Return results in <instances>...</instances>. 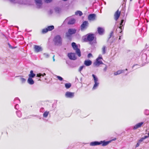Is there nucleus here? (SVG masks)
I'll use <instances>...</instances> for the list:
<instances>
[{"instance_id":"nucleus-26","label":"nucleus","mask_w":149,"mask_h":149,"mask_svg":"<svg viewBox=\"0 0 149 149\" xmlns=\"http://www.w3.org/2000/svg\"><path fill=\"white\" fill-rule=\"evenodd\" d=\"M71 86V84L70 83H66L65 84V87L67 89L70 88Z\"/></svg>"},{"instance_id":"nucleus-28","label":"nucleus","mask_w":149,"mask_h":149,"mask_svg":"<svg viewBox=\"0 0 149 149\" xmlns=\"http://www.w3.org/2000/svg\"><path fill=\"white\" fill-rule=\"evenodd\" d=\"M75 14L76 15H78L79 14V16H81L82 15L83 13L81 11H77L75 13Z\"/></svg>"},{"instance_id":"nucleus-44","label":"nucleus","mask_w":149,"mask_h":149,"mask_svg":"<svg viewBox=\"0 0 149 149\" xmlns=\"http://www.w3.org/2000/svg\"><path fill=\"white\" fill-rule=\"evenodd\" d=\"M149 136H145L143 137V139H144L148 138Z\"/></svg>"},{"instance_id":"nucleus-37","label":"nucleus","mask_w":149,"mask_h":149,"mask_svg":"<svg viewBox=\"0 0 149 149\" xmlns=\"http://www.w3.org/2000/svg\"><path fill=\"white\" fill-rule=\"evenodd\" d=\"M85 66L84 65H83V66H80V67L79 68V71L80 72L83 69V68Z\"/></svg>"},{"instance_id":"nucleus-17","label":"nucleus","mask_w":149,"mask_h":149,"mask_svg":"<svg viewBox=\"0 0 149 149\" xmlns=\"http://www.w3.org/2000/svg\"><path fill=\"white\" fill-rule=\"evenodd\" d=\"M143 124V123L142 122L137 124L134 127L133 129L134 130H136L137 128L140 127Z\"/></svg>"},{"instance_id":"nucleus-15","label":"nucleus","mask_w":149,"mask_h":149,"mask_svg":"<svg viewBox=\"0 0 149 149\" xmlns=\"http://www.w3.org/2000/svg\"><path fill=\"white\" fill-rule=\"evenodd\" d=\"M35 50L36 52H38L42 50L41 47L38 45H35L34 47Z\"/></svg>"},{"instance_id":"nucleus-19","label":"nucleus","mask_w":149,"mask_h":149,"mask_svg":"<svg viewBox=\"0 0 149 149\" xmlns=\"http://www.w3.org/2000/svg\"><path fill=\"white\" fill-rule=\"evenodd\" d=\"M99 145H100V141H95L90 143V145L92 146H95Z\"/></svg>"},{"instance_id":"nucleus-18","label":"nucleus","mask_w":149,"mask_h":149,"mask_svg":"<svg viewBox=\"0 0 149 149\" xmlns=\"http://www.w3.org/2000/svg\"><path fill=\"white\" fill-rule=\"evenodd\" d=\"M92 61L89 60H85L84 61V64L86 66H89L91 65Z\"/></svg>"},{"instance_id":"nucleus-11","label":"nucleus","mask_w":149,"mask_h":149,"mask_svg":"<svg viewBox=\"0 0 149 149\" xmlns=\"http://www.w3.org/2000/svg\"><path fill=\"white\" fill-rule=\"evenodd\" d=\"M96 15L95 14H90L88 17V19L89 20L93 21L96 19Z\"/></svg>"},{"instance_id":"nucleus-33","label":"nucleus","mask_w":149,"mask_h":149,"mask_svg":"<svg viewBox=\"0 0 149 149\" xmlns=\"http://www.w3.org/2000/svg\"><path fill=\"white\" fill-rule=\"evenodd\" d=\"M56 77L57 79L60 81H62L63 80V78L60 76H56Z\"/></svg>"},{"instance_id":"nucleus-35","label":"nucleus","mask_w":149,"mask_h":149,"mask_svg":"<svg viewBox=\"0 0 149 149\" xmlns=\"http://www.w3.org/2000/svg\"><path fill=\"white\" fill-rule=\"evenodd\" d=\"M16 101H17V102H20V100L18 98H15L14 100V103H16Z\"/></svg>"},{"instance_id":"nucleus-3","label":"nucleus","mask_w":149,"mask_h":149,"mask_svg":"<svg viewBox=\"0 0 149 149\" xmlns=\"http://www.w3.org/2000/svg\"><path fill=\"white\" fill-rule=\"evenodd\" d=\"M92 76L93 78L94 81L95 83L93 88V89L95 90L99 86V83L98 82V78L94 74H93Z\"/></svg>"},{"instance_id":"nucleus-30","label":"nucleus","mask_w":149,"mask_h":149,"mask_svg":"<svg viewBox=\"0 0 149 149\" xmlns=\"http://www.w3.org/2000/svg\"><path fill=\"white\" fill-rule=\"evenodd\" d=\"M16 113L17 116L18 117H20L22 115L21 113V112L19 111H18L16 112Z\"/></svg>"},{"instance_id":"nucleus-12","label":"nucleus","mask_w":149,"mask_h":149,"mask_svg":"<svg viewBox=\"0 0 149 149\" xmlns=\"http://www.w3.org/2000/svg\"><path fill=\"white\" fill-rule=\"evenodd\" d=\"M120 14V12L118 10L115 13L114 15V18L116 21H117Z\"/></svg>"},{"instance_id":"nucleus-13","label":"nucleus","mask_w":149,"mask_h":149,"mask_svg":"<svg viewBox=\"0 0 149 149\" xmlns=\"http://www.w3.org/2000/svg\"><path fill=\"white\" fill-rule=\"evenodd\" d=\"M94 38V34H88L87 37V40L88 41L91 42L93 40Z\"/></svg>"},{"instance_id":"nucleus-41","label":"nucleus","mask_w":149,"mask_h":149,"mask_svg":"<svg viewBox=\"0 0 149 149\" xmlns=\"http://www.w3.org/2000/svg\"><path fill=\"white\" fill-rule=\"evenodd\" d=\"M92 56V54L91 53L89 54L88 55V58H90Z\"/></svg>"},{"instance_id":"nucleus-42","label":"nucleus","mask_w":149,"mask_h":149,"mask_svg":"<svg viewBox=\"0 0 149 149\" xmlns=\"http://www.w3.org/2000/svg\"><path fill=\"white\" fill-rule=\"evenodd\" d=\"M140 144V143L138 142L137 143V144L136 145V147H138L139 146Z\"/></svg>"},{"instance_id":"nucleus-6","label":"nucleus","mask_w":149,"mask_h":149,"mask_svg":"<svg viewBox=\"0 0 149 149\" xmlns=\"http://www.w3.org/2000/svg\"><path fill=\"white\" fill-rule=\"evenodd\" d=\"M89 23L87 21H85L83 22L81 26L80 29L81 31H83L87 28Z\"/></svg>"},{"instance_id":"nucleus-46","label":"nucleus","mask_w":149,"mask_h":149,"mask_svg":"<svg viewBox=\"0 0 149 149\" xmlns=\"http://www.w3.org/2000/svg\"><path fill=\"white\" fill-rule=\"evenodd\" d=\"M54 55L53 57V61H55V59L54 58Z\"/></svg>"},{"instance_id":"nucleus-38","label":"nucleus","mask_w":149,"mask_h":149,"mask_svg":"<svg viewBox=\"0 0 149 149\" xmlns=\"http://www.w3.org/2000/svg\"><path fill=\"white\" fill-rule=\"evenodd\" d=\"M143 140H144V139H143V138H142L139 140L138 142H139L140 143L141 142L143 141Z\"/></svg>"},{"instance_id":"nucleus-48","label":"nucleus","mask_w":149,"mask_h":149,"mask_svg":"<svg viewBox=\"0 0 149 149\" xmlns=\"http://www.w3.org/2000/svg\"><path fill=\"white\" fill-rule=\"evenodd\" d=\"M148 136H149V132L148 134Z\"/></svg>"},{"instance_id":"nucleus-51","label":"nucleus","mask_w":149,"mask_h":149,"mask_svg":"<svg viewBox=\"0 0 149 149\" xmlns=\"http://www.w3.org/2000/svg\"><path fill=\"white\" fill-rule=\"evenodd\" d=\"M132 0H130V1H132Z\"/></svg>"},{"instance_id":"nucleus-31","label":"nucleus","mask_w":149,"mask_h":149,"mask_svg":"<svg viewBox=\"0 0 149 149\" xmlns=\"http://www.w3.org/2000/svg\"><path fill=\"white\" fill-rule=\"evenodd\" d=\"M105 48L106 47L105 46H103V47L102 48V52L103 54H104L105 53Z\"/></svg>"},{"instance_id":"nucleus-2","label":"nucleus","mask_w":149,"mask_h":149,"mask_svg":"<svg viewBox=\"0 0 149 149\" xmlns=\"http://www.w3.org/2000/svg\"><path fill=\"white\" fill-rule=\"evenodd\" d=\"M72 46L74 49L77 55L79 57H80L81 56V52L80 50L78 48V46L76 44L75 42H73L72 43Z\"/></svg>"},{"instance_id":"nucleus-39","label":"nucleus","mask_w":149,"mask_h":149,"mask_svg":"<svg viewBox=\"0 0 149 149\" xmlns=\"http://www.w3.org/2000/svg\"><path fill=\"white\" fill-rule=\"evenodd\" d=\"M113 31H112L110 33V37L109 38V39L110 38H111V37L113 35Z\"/></svg>"},{"instance_id":"nucleus-40","label":"nucleus","mask_w":149,"mask_h":149,"mask_svg":"<svg viewBox=\"0 0 149 149\" xmlns=\"http://www.w3.org/2000/svg\"><path fill=\"white\" fill-rule=\"evenodd\" d=\"M52 0H45V2L47 3H49L52 1Z\"/></svg>"},{"instance_id":"nucleus-36","label":"nucleus","mask_w":149,"mask_h":149,"mask_svg":"<svg viewBox=\"0 0 149 149\" xmlns=\"http://www.w3.org/2000/svg\"><path fill=\"white\" fill-rule=\"evenodd\" d=\"M55 10L58 13L61 11V9L59 8H55Z\"/></svg>"},{"instance_id":"nucleus-16","label":"nucleus","mask_w":149,"mask_h":149,"mask_svg":"<svg viewBox=\"0 0 149 149\" xmlns=\"http://www.w3.org/2000/svg\"><path fill=\"white\" fill-rule=\"evenodd\" d=\"M104 29L103 28L99 27L97 28V31L98 33L100 35H103L104 32Z\"/></svg>"},{"instance_id":"nucleus-50","label":"nucleus","mask_w":149,"mask_h":149,"mask_svg":"<svg viewBox=\"0 0 149 149\" xmlns=\"http://www.w3.org/2000/svg\"><path fill=\"white\" fill-rule=\"evenodd\" d=\"M125 70H127V69H125Z\"/></svg>"},{"instance_id":"nucleus-23","label":"nucleus","mask_w":149,"mask_h":149,"mask_svg":"<svg viewBox=\"0 0 149 149\" xmlns=\"http://www.w3.org/2000/svg\"><path fill=\"white\" fill-rule=\"evenodd\" d=\"M35 1L36 2V5L38 6V7L40 8V7L41 6L42 3H41V0H35Z\"/></svg>"},{"instance_id":"nucleus-25","label":"nucleus","mask_w":149,"mask_h":149,"mask_svg":"<svg viewBox=\"0 0 149 149\" xmlns=\"http://www.w3.org/2000/svg\"><path fill=\"white\" fill-rule=\"evenodd\" d=\"M46 75V74L45 73H43V74L39 73L37 74L36 77L41 78L42 76L43 77L45 76Z\"/></svg>"},{"instance_id":"nucleus-32","label":"nucleus","mask_w":149,"mask_h":149,"mask_svg":"<svg viewBox=\"0 0 149 149\" xmlns=\"http://www.w3.org/2000/svg\"><path fill=\"white\" fill-rule=\"evenodd\" d=\"M144 113L146 115H149V110L148 109H146L144 111Z\"/></svg>"},{"instance_id":"nucleus-49","label":"nucleus","mask_w":149,"mask_h":149,"mask_svg":"<svg viewBox=\"0 0 149 149\" xmlns=\"http://www.w3.org/2000/svg\"><path fill=\"white\" fill-rule=\"evenodd\" d=\"M120 38H119V40H120Z\"/></svg>"},{"instance_id":"nucleus-4","label":"nucleus","mask_w":149,"mask_h":149,"mask_svg":"<svg viewBox=\"0 0 149 149\" xmlns=\"http://www.w3.org/2000/svg\"><path fill=\"white\" fill-rule=\"evenodd\" d=\"M76 31V29H69L68 32L66 33V36L68 37H70L72 35L75 33Z\"/></svg>"},{"instance_id":"nucleus-9","label":"nucleus","mask_w":149,"mask_h":149,"mask_svg":"<svg viewBox=\"0 0 149 149\" xmlns=\"http://www.w3.org/2000/svg\"><path fill=\"white\" fill-rule=\"evenodd\" d=\"M68 20V23L69 24H74L75 22V19L73 18L68 17L66 19V21Z\"/></svg>"},{"instance_id":"nucleus-34","label":"nucleus","mask_w":149,"mask_h":149,"mask_svg":"<svg viewBox=\"0 0 149 149\" xmlns=\"http://www.w3.org/2000/svg\"><path fill=\"white\" fill-rule=\"evenodd\" d=\"M43 55L45 58H47L49 56V54L47 53H45L43 54Z\"/></svg>"},{"instance_id":"nucleus-1","label":"nucleus","mask_w":149,"mask_h":149,"mask_svg":"<svg viewBox=\"0 0 149 149\" xmlns=\"http://www.w3.org/2000/svg\"><path fill=\"white\" fill-rule=\"evenodd\" d=\"M53 41L55 45L61 46L62 44V39L61 36L58 35L56 36L54 38Z\"/></svg>"},{"instance_id":"nucleus-14","label":"nucleus","mask_w":149,"mask_h":149,"mask_svg":"<svg viewBox=\"0 0 149 149\" xmlns=\"http://www.w3.org/2000/svg\"><path fill=\"white\" fill-rule=\"evenodd\" d=\"M111 141H105L104 140L101 141H100V145H102V146H106Z\"/></svg>"},{"instance_id":"nucleus-10","label":"nucleus","mask_w":149,"mask_h":149,"mask_svg":"<svg viewBox=\"0 0 149 149\" xmlns=\"http://www.w3.org/2000/svg\"><path fill=\"white\" fill-rule=\"evenodd\" d=\"M74 96V93L70 92H67L65 94V96L68 98H72Z\"/></svg>"},{"instance_id":"nucleus-8","label":"nucleus","mask_w":149,"mask_h":149,"mask_svg":"<svg viewBox=\"0 0 149 149\" xmlns=\"http://www.w3.org/2000/svg\"><path fill=\"white\" fill-rule=\"evenodd\" d=\"M68 56L69 58L71 60H74L77 59L75 54L74 53H69L68 54Z\"/></svg>"},{"instance_id":"nucleus-29","label":"nucleus","mask_w":149,"mask_h":149,"mask_svg":"<svg viewBox=\"0 0 149 149\" xmlns=\"http://www.w3.org/2000/svg\"><path fill=\"white\" fill-rule=\"evenodd\" d=\"M19 80L21 81L22 83H24L26 81V79L22 77H20L19 78Z\"/></svg>"},{"instance_id":"nucleus-24","label":"nucleus","mask_w":149,"mask_h":149,"mask_svg":"<svg viewBox=\"0 0 149 149\" xmlns=\"http://www.w3.org/2000/svg\"><path fill=\"white\" fill-rule=\"evenodd\" d=\"M123 22L124 20H122L121 21V22L120 24V26H119V28L121 30H122L123 28V25H124V23H123Z\"/></svg>"},{"instance_id":"nucleus-20","label":"nucleus","mask_w":149,"mask_h":149,"mask_svg":"<svg viewBox=\"0 0 149 149\" xmlns=\"http://www.w3.org/2000/svg\"><path fill=\"white\" fill-rule=\"evenodd\" d=\"M27 82L28 84L30 85H33L34 83V82L33 80L32 79V78H28V79L27 80Z\"/></svg>"},{"instance_id":"nucleus-7","label":"nucleus","mask_w":149,"mask_h":149,"mask_svg":"<svg viewBox=\"0 0 149 149\" xmlns=\"http://www.w3.org/2000/svg\"><path fill=\"white\" fill-rule=\"evenodd\" d=\"M54 28V26L53 25L49 26L47 28L44 29L42 30V33H45L48 31H50L53 30Z\"/></svg>"},{"instance_id":"nucleus-45","label":"nucleus","mask_w":149,"mask_h":149,"mask_svg":"<svg viewBox=\"0 0 149 149\" xmlns=\"http://www.w3.org/2000/svg\"><path fill=\"white\" fill-rule=\"evenodd\" d=\"M107 66H106V67L104 68V71H106L107 70Z\"/></svg>"},{"instance_id":"nucleus-5","label":"nucleus","mask_w":149,"mask_h":149,"mask_svg":"<svg viewBox=\"0 0 149 149\" xmlns=\"http://www.w3.org/2000/svg\"><path fill=\"white\" fill-rule=\"evenodd\" d=\"M102 59V56L101 55H99L98 57L96 60V61L94 63V65L95 66H98L101 64L103 63L102 62L101 60Z\"/></svg>"},{"instance_id":"nucleus-21","label":"nucleus","mask_w":149,"mask_h":149,"mask_svg":"<svg viewBox=\"0 0 149 149\" xmlns=\"http://www.w3.org/2000/svg\"><path fill=\"white\" fill-rule=\"evenodd\" d=\"M29 78H33L36 76V74L33 73V70H31L30 74H29Z\"/></svg>"},{"instance_id":"nucleus-47","label":"nucleus","mask_w":149,"mask_h":149,"mask_svg":"<svg viewBox=\"0 0 149 149\" xmlns=\"http://www.w3.org/2000/svg\"><path fill=\"white\" fill-rule=\"evenodd\" d=\"M63 0V1H67L68 0Z\"/></svg>"},{"instance_id":"nucleus-27","label":"nucleus","mask_w":149,"mask_h":149,"mask_svg":"<svg viewBox=\"0 0 149 149\" xmlns=\"http://www.w3.org/2000/svg\"><path fill=\"white\" fill-rule=\"evenodd\" d=\"M49 113V111H46L43 114V116L45 118H46L47 117Z\"/></svg>"},{"instance_id":"nucleus-22","label":"nucleus","mask_w":149,"mask_h":149,"mask_svg":"<svg viewBox=\"0 0 149 149\" xmlns=\"http://www.w3.org/2000/svg\"><path fill=\"white\" fill-rule=\"evenodd\" d=\"M124 71V70H118L117 72L114 73V74L115 75L119 74L121 73H123Z\"/></svg>"},{"instance_id":"nucleus-43","label":"nucleus","mask_w":149,"mask_h":149,"mask_svg":"<svg viewBox=\"0 0 149 149\" xmlns=\"http://www.w3.org/2000/svg\"><path fill=\"white\" fill-rule=\"evenodd\" d=\"M18 107H19V105H18V104H16L15 106V108L16 109H18Z\"/></svg>"}]
</instances>
